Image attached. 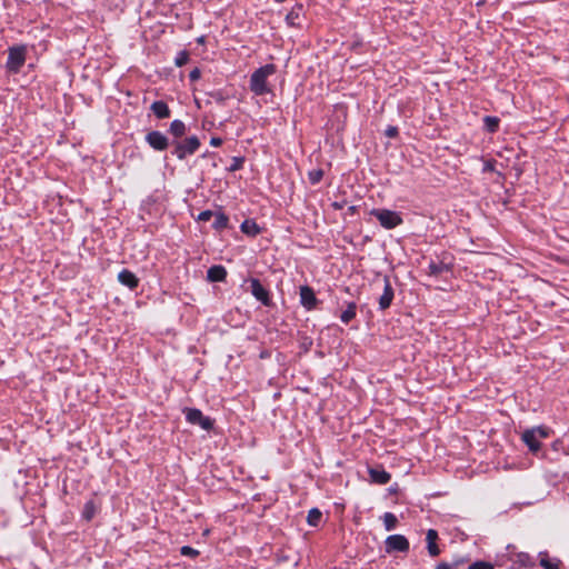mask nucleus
I'll list each match as a JSON object with an SVG mask.
<instances>
[{"label": "nucleus", "mask_w": 569, "mask_h": 569, "mask_svg": "<svg viewBox=\"0 0 569 569\" xmlns=\"http://www.w3.org/2000/svg\"><path fill=\"white\" fill-rule=\"evenodd\" d=\"M150 110L158 119H167L171 116V110L163 100L153 101L150 106Z\"/></svg>", "instance_id": "obj_14"}, {"label": "nucleus", "mask_w": 569, "mask_h": 569, "mask_svg": "<svg viewBox=\"0 0 569 569\" xmlns=\"http://www.w3.org/2000/svg\"><path fill=\"white\" fill-rule=\"evenodd\" d=\"M251 295L260 301L264 307L273 306L270 291L262 286L259 279H249Z\"/></svg>", "instance_id": "obj_7"}, {"label": "nucleus", "mask_w": 569, "mask_h": 569, "mask_svg": "<svg viewBox=\"0 0 569 569\" xmlns=\"http://www.w3.org/2000/svg\"><path fill=\"white\" fill-rule=\"evenodd\" d=\"M551 435L550 428L546 426H538L526 429L521 433V440L528 447L529 451L533 455L538 453L541 449L540 439H547Z\"/></svg>", "instance_id": "obj_2"}, {"label": "nucleus", "mask_w": 569, "mask_h": 569, "mask_svg": "<svg viewBox=\"0 0 569 569\" xmlns=\"http://www.w3.org/2000/svg\"><path fill=\"white\" fill-rule=\"evenodd\" d=\"M200 77H201V71H200V69H199V68H194V69H193V70H191V71H190V73H189V79H190L191 81H197V80H199V79H200Z\"/></svg>", "instance_id": "obj_35"}, {"label": "nucleus", "mask_w": 569, "mask_h": 569, "mask_svg": "<svg viewBox=\"0 0 569 569\" xmlns=\"http://www.w3.org/2000/svg\"><path fill=\"white\" fill-rule=\"evenodd\" d=\"M383 523L386 530L391 531L397 527L398 519L392 512H386L383 515Z\"/></svg>", "instance_id": "obj_25"}, {"label": "nucleus", "mask_w": 569, "mask_h": 569, "mask_svg": "<svg viewBox=\"0 0 569 569\" xmlns=\"http://www.w3.org/2000/svg\"><path fill=\"white\" fill-rule=\"evenodd\" d=\"M180 553L182 556H186V557H191V558H196L197 556H199V551L196 550L194 548L190 547V546H183L181 547L180 549Z\"/></svg>", "instance_id": "obj_29"}, {"label": "nucleus", "mask_w": 569, "mask_h": 569, "mask_svg": "<svg viewBox=\"0 0 569 569\" xmlns=\"http://www.w3.org/2000/svg\"><path fill=\"white\" fill-rule=\"evenodd\" d=\"M437 539H438V532L435 529H429L427 531L426 540H427V549L431 557H437L440 553V549L436 542Z\"/></svg>", "instance_id": "obj_16"}, {"label": "nucleus", "mask_w": 569, "mask_h": 569, "mask_svg": "<svg viewBox=\"0 0 569 569\" xmlns=\"http://www.w3.org/2000/svg\"><path fill=\"white\" fill-rule=\"evenodd\" d=\"M399 134V131H398V128L397 127H393V126H389L387 129H386V136L388 138H397Z\"/></svg>", "instance_id": "obj_33"}, {"label": "nucleus", "mask_w": 569, "mask_h": 569, "mask_svg": "<svg viewBox=\"0 0 569 569\" xmlns=\"http://www.w3.org/2000/svg\"><path fill=\"white\" fill-rule=\"evenodd\" d=\"M118 281L129 288L130 290H134L138 288L139 286V278L132 272L130 271L129 269H122L119 273H118Z\"/></svg>", "instance_id": "obj_12"}, {"label": "nucleus", "mask_w": 569, "mask_h": 569, "mask_svg": "<svg viewBox=\"0 0 569 569\" xmlns=\"http://www.w3.org/2000/svg\"><path fill=\"white\" fill-rule=\"evenodd\" d=\"M213 216L214 213L211 210H204L198 214L197 220L206 222L209 221Z\"/></svg>", "instance_id": "obj_32"}, {"label": "nucleus", "mask_w": 569, "mask_h": 569, "mask_svg": "<svg viewBox=\"0 0 569 569\" xmlns=\"http://www.w3.org/2000/svg\"><path fill=\"white\" fill-rule=\"evenodd\" d=\"M385 548L387 553L408 552L410 543L403 535H391L387 537Z\"/></svg>", "instance_id": "obj_8"}, {"label": "nucleus", "mask_w": 569, "mask_h": 569, "mask_svg": "<svg viewBox=\"0 0 569 569\" xmlns=\"http://www.w3.org/2000/svg\"><path fill=\"white\" fill-rule=\"evenodd\" d=\"M540 566L543 569H559L558 565L552 563L549 559H541L540 560Z\"/></svg>", "instance_id": "obj_34"}, {"label": "nucleus", "mask_w": 569, "mask_h": 569, "mask_svg": "<svg viewBox=\"0 0 569 569\" xmlns=\"http://www.w3.org/2000/svg\"><path fill=\"white\" fill-rule=\"evenodd\" d=\"M200 140L197 136L188 137L182 141L176 140L172 142V154H174L179 160H184L188 156L197 152V150L200 148Z\"/></svg>", "instance_id": "obj_4"}, {"label": "nucleus", "mask_w": 569, "mask_h": 569, "mask_svg": "<svg viewBox=\"0 0 569 569\" xmlns=\"http://www.w3.org/2000/svg\"><path fill=\"white\" fill-rule=\"evenodd\" d=\"M322 169H315L308 172V179L311 184H318L323 178Z\"/></svg>", "instance_id": "obj_26"}, {"label": "nucleus", "mask_w": 569, "mask_h": 569, "mask_svg": "<svg viewBox=\"0 0 569 569\" xmlns=\"http://www.w3.org/2000/svg\"><path fill=\"white\" fill-rule=\"evenodd\" d=\"M357 315V305L356 302L351 301L347 303V309L341 312L340 320L341 322L348 325L350 321H352L356 318Z\"/></svg>", "instance_id": "obj_18"}, {"label": "nucleus", "mask_w": 569, "mask_h": 569, "mask_svg": "<svg viewBox=\"0 0 569 569\" xmlns=\"http://www.w3.org/2000/svg\"><path fill=\"white\" fill-rule=\"evenodd\" d=\"M186 420L191 425H198L201 429L210 431L213 428L214 420L208 416H204L200 409L186 408L183 410Z\"/></svg>", "instance_id": "obj_6"}, {"label": "nucleus", "mask_w": 569, "mask_h": 569, "mask_svg": "<svg viewBox=\"0 0 569 569\" xmlns=\"http://www.w3.org/2000/svg\"><path fill=\"white\" fill-rule=\"evenodd\" d=\"M382 282H383V292L379 297L378 302H379V309L386 310L392 303V300L395 298V291H393L390 278L388 276H383Z\"/></svg>", "instance_id": "obj_10"}, {"label": "nucleus", "mask_w": 569, "mask_h": 569, "mask_svg": "<svg viewBox=\"0 0 569 569\" xmlns=\"http://www.w3.org/2000/svg\"><path fill=\"white\" fill-rule=\"evenodd\" d=\"M468 569H493V566L490 562L478 560L471 563Z\"/></svg>", "instance_id": "obj_30"}, {"label": "nucleus", "mask_w": 569, "mask_h": 569, "mask_svg": "<svg viewBox=\"0 0 569 569\" xmlns=\"http://www.w3.org/2000/svg\"><path fill=\"white\" fill-rule=\"evenodd\" d=\"M299 18V13L295 10V8L286 16V21L289 26H295V20Z\"/></svg>", "instance_id": "obj_31"}, {"label": "nucleus", "mask_w": 569, "mask_h": 569, "mask_svg": "<svg viewBox=\"0 0 569 569\" xmlns=\"http://www.w3.org/2000/svg\"><path fill=\"white\" fill-rule=\"evenodd\" d=\"M198 42H203V37L199 38Z\"/></svg>", "instance_id": "obj_40"}, {"label": "nucleus", "mask_w": 569, "mask_h": 569, "mask_svg": "<svg viewBox=\"0 0 569 569\" xmlns=\"http://www.w3.org/2000/svg\"><path fill=\"white\" fill-rule=\"evenodd\" d=\"M436 569H453V566L447 562H441L436 567Z\"/></svg>", "instance_id": "obj_38"}, {"label": "nucleus", "mask_w": 569, "mask_h": 569, "mask_svg": "<svg viewBox=\"0 0 569 569\" xmlns=\"http://www.w3.org/2000/svg\"><path fill=\"white\" fill-rule=\"evenodd\" d=\"M277 67L273 63L264 64L257 70L250 77V90L256 96H263L271 92V89L267 84V80L270 76L274 74Z\"/></svg>", "instance_id": "obj_1"}, {"label": "nucleus", "mask_w": 569, "mask_h": 569, "mask_svg": "<svg viewBox=\"0 0 569 569\" xmlns=\"http://www.w3.org/2000/svg\"><path fill=\"white\" fill-rule=\"evenodd\" d=\"M229 226V218L223 212L219 211L214 213V221L212 223V228L217 231H221L227 229Z\"/></svg>", "instance_id": "obj_20"}, {"label": "nucleus", "mask_w": 569, "mask_h": 569, "mask_svg": "<svg viewBox=\"0 0 569 569\" xmlns=\"http://www.w3.org/2000/svg\"><path fill=\"white\" fill-rule=\"evenodd\" d=\"M146 142L152 148L154 151H164L169 147V138L158 130L149 131L144 137Z\"/></svg>", "instance_id": "obj_9"}, {"label": "nucleus", "mask_w": 569, "mask_h": 569, "mask_svg": "<svg viewBox=\"0 0 569 569\" xmlns=\"http://www.w3.org/2000/svg\"><path fill=\"white\" fill-rule=\"evenodd\" d=\"M368 473L371 481L377 485H387L391 479V475L381 466L377 468H369Z\"/></svg>", "instance_id": "obj_13"}, {"label": "nucleus", "mask_w": 569, "mask_h": 569, "mask_svg": "<svg viewBox=\"0 0 569 569\" xmlns=\"http://www.w3.org/2000/svg\"><path fill=\"white\" fill-rule=\"evenodd\" d=\"M189 58H190L189 52L187 50H182V51L178 52V54L174 59V64L177 67H182L188 63Z\"/></svg>", "instance_id": "obj_27"}, {"label": "nucleus", "mask_w": 569, "mask_h": 569, "mask_svg": "<svg viewBox=\"0 0 569 569\" xmlns=\"http://www.w3.org/2000/svg\"><path fill=\"white\" fill-rule=\"evenodd\" d=\"M500 124V119L498 117L486 116L483 118V126L486 131L489 133H495L498 131Z\"/></svg>", "instance_id": "obj_23"}, {"label": "nucleus", "mask_w": 569, "mask_h": 569, "mask_svg": "<svg viewBox=\"0 0 569 569\" xmlns=\"http://www.w3.org/2000/svg\"><path fill=\"white\" fill-rule=\"evenodd\" d=\"M240 230L250 237H256L261 232V228L257 224V222L252 219H246L241 226Z\"/></svg>", "instance_id": "obj_17"}, {"label": "nucleus", "mask_w": 569, "mask_h": 569, "mask_svg": "<svg viewBox=\"0 0 569 569\" xmlns=\"http://www.w3.org/2000/svg\"><path fill=\"white\" fill-rule=\"evenodd\" d=\"M371 214L377 218L385 229H393L403 222L399 212L389 209H373Z\"/></svg>", "instance_id": "obj_5"}, {"label": "nucleus", "mask_w": 569, "mask_h": 569, "mask_svg": "<svg viewBox=\"0 0 569 569\" xmlns=\"http://www.w3.org/2000/svg\"><path fill=\"white\" fill-rule=\"evenodd\" d=\"M277 3H282L284 2L286 0H274Z\"/></svg>", "instance_id": "obj_39"}, {"label": "nucleus", "mask_w": 569, "mask_h": 569, "mask_svg": "<svg viewBox=\"0 0 569 569\" xmlns=\"http://www.w3.org/2000/svg\"><path fill=\"white\" fill-rule=\"evenodd\" d=\"M27 59V47L24 44L12 46L8 49L6 68L8 72L17 74L24 66Z\"/></svg>", "instance_id": "obj_3"}, {"label": "nucleus", "mask_w": 569, "mask_h": 569, "mask_svg": "<svg viewBox=\"0 0 569 569\" xmlns=\"http://www.w3.org/2000/svg\"><path fill=\"white\" fill-rule=\"evenodd\" d=\"M98 512V507L93 500H88L82 510V518L87 521H91Z\"/></svg>", "instance_id": "obj_21"}, {"label": "nucleus", "mask_w": 569, "mask_h": 569, "mask_svg": "<svg viewBox=\"0 0 569 569\" xmlns=\"http://www.w3.org/2000/svg\"><path fill=\"white\" fill-rule=\"evenodd\" d=\"M187 127L182 120L176 119L170 123L169 132L174 138H181L186 134Z\"/></svg>", "instance_id": "obj_19"}, {"label": "nucleus", "mask_w": 569, "mask_h": 569, "mask_svg": "<svg viewBox=\"0 0 569 569\" xmlns=\"http://www.w3.org/2000/svg\"><path fill=\"white\" fill-rule=\"evenodd\" d=\"M222 142H223V141H222V139H221L220 137H212V138L210 139V144H211L212 147H216V148H217V147H220V146L222 144Z\"/></svg>", "instance_id": "obj_36"}, {"label": "nucleus", "mask_w": 569, "mask_h": 569, "mask_svg": "<svg viewBox=\"0 0 569 569\" xmlns=\"http://www.w3.org/2000/svg\"><path fill=\"white\" fill-rule=\"evenodd\" d=\"M495 163L492 161H487L483 166V171H493Z\"/></svg>", "instance_id": "obj_37"}, {"label": "nucleus", "mask_w": 569, "mask_h": 569, "mask_svg": "<svg viewBox=\"0 0 569 569\" xmlns=\"http://www.w3.org/2000/svg\"><path fill=\"white\" fill-rule=\"evenodd\" d=\"M448 270H449L448 266L441 261L436 262V261L431 260L428 264V274H430V276L438 277Z\"/></svg>", "instance_id": "obj_22"}, {"label": "nucleus", "mask_w": 569, "mask_h": 569, "mask_svg": "<svg viewBox=\"0 0 569 569\" xmlns=\"http://www.w3.org/2000/svg\"><path fill=\"white\" fill-rule=\"evenodd\" d=\"M322 519V512L318 508H312L309 510L307 516V522L308 525L312 527L319 526L320 521Z\"/></svg>", "instance_id": "obj_24"}, {"label": "nucleus", "mask_w": 569, "mask_h": 569, "mask_svg": "<svg viewBox=\"0 0 569 569\" xmlns=\"http://www.w3.org/2000/svg\"><path fill=\"white\" fill-rule=\"evenodd\" d=\"M318 299L313 289L309 286L300 287V303L308 310H313L317 308Z\"/></svg>", "instance_id": "obj_11"}, {"label": "nucleus", "mask_w": 569, "mask_h": 569, "mask_svg": "<svg viewBox=\"0 0 569 569\" xmlns=\"http://www.w3.org/2000/svg\"><path fill=\"white\" fill-rule=\"evenodd\" d=\"M243 163H244V158H242V157H233V158L231 159V164H230V167L228 168V170H229L230 172H236V171H238V170H241V169H242V167H243Z\"/></svg>", "instance_id": "obj_28"}, {"label": "nucleus", "mask_w": 569, "mask_h": 569, "mask_svg": "<svg viewBox=\"0 0 569 569\" xmlns=\"http://www.w3.org/2000/svg\"><path fill=\"white\" fill-rule=\"evenodd\" d=\"M227 270L223 266L216 264L208 269L207 278L211 282H222L227 278Z\"/></svg>", "instance_id": "obj_15"}]
</instances>
